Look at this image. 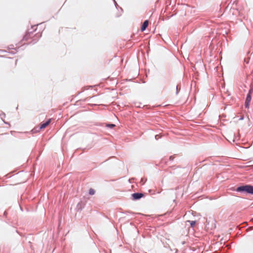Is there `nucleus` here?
Masks as SVG:
<instances>
[{
  "instance_id": "nucleus-11",
  "label": "nucleus",
  "mask_w": 253,
  "mask_h": 253,
  "mask_svg": "<svg viewBox=\"0 0 253 253\" xmlns=\"http://www.w3.org/2000/svg\"><path fill=\"white\" fill-rule=\"evenodd\" d=\"M190 224H191V226L192 227H193L195 226V224H196V222H195V221H191V222H190Z\"/></svg>"
},
{
  "instance_id": "nucleus-3",
  "label": "nucleus",
  "mask_w": 253,
  "mask_h": 253,
  "mask_svg": "<svg viewBox=\"0 0 253 253\" xmlns=\"http://www.w3.org/2000/svg\"><path fill=\"white\" fill-rule=\"evenodd\" d=\"M132 196L134 200H138L142 198L143 196V194L142 193H133L132 195Z\"/></svg>"
},
{
  "instance_id": "nucleus-5",
  "label": "nucleus",
  "mask_w": 253,
  "mask_h": 253,
  "mask_svg": "<svg viewBox=\"0 0 253 253\" xmlns=\"http://www.w3.org/2000/svg\"><path fill=\"white\" fill-rule=\"evenodd\" d=\"M149 24L148 20H145L143 23L142 27L141 28V31H144L146 28L148 27Z\"/></svg>"
},
{
  "instance_id": "nucleus-7",
  "label": "nucleus",
  "mask_w": 253,
  "mask_h": 253,
  "mask_svg": "<svg viewBox=\"0 0 253 253\" xmlns=\"http://www.w3.org/2000/svg\"><path fill=\"white\" fill-rule=\"evenodd\" d=\"M95 191L92 189V188H90L89 190V195H93L95 194Z\"/></svg>"
},
{
  "instance_id": "nucleus-8",
  "label": "nucleus",
  "mask_w": 253,
  "mask_h": 253,
  "mask_svg": "<svg viewBox=\"0 0 253 253\" xmlns=\"http://www.w3.org/2000/svg\"><path fill=\"white\" fill-rule=\"evenodd\" d=\"M107 127H109L110 128H113L115 126V125L114 124H107L106 126Z\"/></svg>"
},
{
  "instance_id": "nucleus-10",
  "label": "nucleus",
  "mask_w": 253,
  "mask_h": 253,
  "mask_svg": "<svg viewBox=\"0 0 253 253\" xmlns=\"http://www.w3.org/2000/svg\"><path fill=\"white\" fill-rule=\"evenodd\" d=\"M245 105L246 108H249V105H250V102L245 101Z\"/></svg>"
},
{
  "instance_id": "nucleus-9",
  "label": "nucleus",
  "mask_w": 253,
  "mask_h": 253,
  "mask_svg": "<svg viewBox=\"0 0 253 253\" xmlns=\"http://www.w3.org/2000/svg\"><path fill=\"white\" fill-rule=\"evenodd\" d=\"M245 105L246 108H249V105H250V102L245 101Z\"/></svg>"
},
{
  "instance_id": "nucleus-6",
  "label": "nucleus",
  "mask_w": 253,
  "mask_h": 253,
  "mask_svg": "<svg viewBox=\"0 0 253 253\" xmlns=\"http://www.w3.org/2000/svg\"><path fill=\"white\" fill-rule=\"evenodd\" d=\"M252 93V91L251 89H250L248 95H247V98L246 99V102H251V100L252 99V96H251Z\"/></svg>"
},
{
  "instance_id": "nucleus-12",
  "label": "nucleus",
  "mask_w": 253,
  "mask_h": 253,
  "mask_svg": "<svg viewBox=\"0 0 253 253\" xmlns=\"http://www.w3.org/2000/svg\"><path fill=\"white\" fill-rule=\"evenodd\" d=\"M28 34H27L25 35V36L24 37V39H25L26 41H27L28 40Z\"/></svg>"
},
{
  "instance_id": "nucleus-2",
  "label": "nucleus",
  "mask_w": 253,
  "mask_h": 253,
  "mask_svg": "<svg viewBox=\"0 0 253 253\" xmlns=\"http://www.w3.org/2000/svg\"><path fill=\"white\" fill-rule=\"evenodd\" d=\"M206 227L209 230H213L216 228V221L214 219H210L207 221Z\"/></svg>"
},
{
  "instance_id": "nucleus-1",
  "label": "nucleus",
  "mask_w": 253,
  "mask_h": 253,
  "mask_svg": "<svg viewBox=\"0 0 253 253\" xmlns=\"http://www.w3.org/2000/svg\"><path fill=\"white\" fill-rule=\"evenodd\" d=\"M236 190L237 192L253 194V186L251 185L241 186L237 187Z\"/></svg>"
},
{
  "instance_id": "nucleus-4",
  "label": "nucleus",
  "mask_w": 253,
  "mask_h": 253,
  "mask_svg": "<svg viewBox=\"0 0 253 253\" xmlns=\"http://www.w3.org/2000/svg\"><path fill=\"white\" fill-rule=\"evenodd\" d=\"M50 122L51 120L49 119L46 122L42 123L40 126V129H42L45 128L46 126H47L49 125V124L50 123Z\"/></svg>"
}]
</instances>
